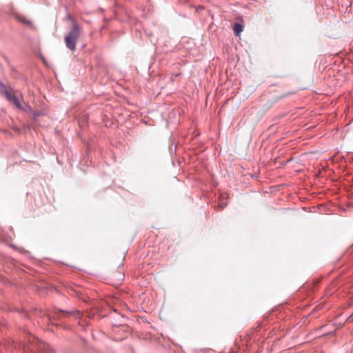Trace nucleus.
<instances>
[{
  "mask_svg": "<svg viewBox=\"0 0 353 353\" xmlns=\"http://www.w3.org/2000/svg\"><path fill=\"white\" fill-rule=\"evenodd\" d=\"M81 30L80 26L77 23L73 21L71 29L64 38L66 47L71 51H74L76 50V44L81 36Z\"/></svg>",
  "mask_w": 353,
  "mask_h": 353,
  "instance_id": "obj_1",
  "label": "nucleus"
},
{
  "mask_svg": "<svg viewBox=\"0 0 353 353\" xmlns=\"http://www.w3.org/2000/svg\"><path fill=\"white\" fill-rule=\"evenodd\" d=\"M112 276V280L114 278L116 279L115 282L113 283L114 285H120L122 283L123 281V274L122 273L117 272L113 274Z\"/></svg>",
  "mask_w": 353,
  "mask_h": 353,
  "instance_id": "obj_2",
  "label": "nucleus"
},
{
  "mask_svg": "<svg viewBox=\"0 0 353 353\" xmlns=\"http://www.w3.org/2000/svg\"><path fill=\"white\" fill-rule=\"evenodd\" d=\"M15 19L18 21L21 22V23L28 25V26H32V21L27 19V18L25 16L21 15V14H16Z\"/></svg>",
  "mask_w": 353,
  "mask_h": 353,
  "instance_id": "obj_3",
  "label": "nucleus"
},
{
  "mask_svg": "<svg viewBox=\"0 0 353 353\" xmlns=\"http://www.w3.org/2000/svg\"><path fill=\"white\" fill-rule=\"evenodd\" d=\"M243 26L241 23H235L233 27V30L236 36H239L243 31Z\"/></svg>",
  "mask_w": 353,
  "mask_h": 353,
  "instance_id": "obj_4",
  "label": "nucleus"
},
{
  "mask_svg": "<svg viewBox=\"0 0 353 353\" xmlns=\"http://www.w3.org/2000/svg\"><path fill=\"white\" fill-rule=\"evenodd\" d=\"M10 102L14 104L16 108L19 109L22 108L21 103L19 101V100L16 97V96L14 97Z\"/></svg>",
  "mask_w": 353,
  "mask_h": 353,
  "instance_id": "obj_5",
  "label": "nucleus"
},
{
  "mask_svg": "<svg viewBox=\"0 0 353 353\" xmlns=\"http://www.w3.org/2000/svg\"><path fill=\"white\" fill-rule=\"evenodd\" d=\"M4 94L6 95L7 99L10 101L11 99L15 97L14 94L10 91H8V90H6L4 92Z\"/></svg>",
  "mask_w": 353,
  "mask_h": 353,
  "instance_id": "obj_6",
  "label": "nucleus"
},
{
  "mask_svg": "<svg viewBox=\"0 0 353 353\" xmlns=\"http://www.w3.org/2000/svg\"><path fill=\"white\" fill-rule=\"evenodd\" d=\"M70 314V312L63 310H58V314L56 317H64L67 316Z\"/></svg>",
  "mask_w": 353,
  "mask_h": 353,
  "instance_id": "obj_7",
  "label": "nucleus"
},
{
  "mask_svg": "<svg viewBox=\"0 0 353 353\" xmlns=\"http://www.w3.org/2000/svg\"><path fill=\"white\" fill-rule=\"evenodd\" d=\"M348 321H353V314L348 318Z\"/></svg>",
  "mask_w": 353,
  "mask_h": 353,
  "instance_id": "obj_8",
  "label": "nucleus"
}]
</instances>
